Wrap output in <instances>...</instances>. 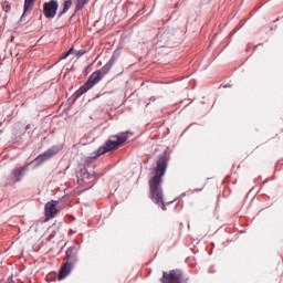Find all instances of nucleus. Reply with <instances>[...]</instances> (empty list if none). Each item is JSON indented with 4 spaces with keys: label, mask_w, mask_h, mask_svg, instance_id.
Returning <instances> with one entry per match:
<instances>
[{
    "label": "nucleus",
    "mask_w": 283,
    "mask_h": 283,
    "mask_svg": "<svg viewBox=\"0 0 283 283\" xmlns=\"http://www.w3.org/2000/svg\"><path fill=\"white\" fill-rule=\"evenodd\" d=\"M90 3V0H77L76 7H75V12H78L80 10H83L85 6Z\"/></svg>",
    "instance_id": "obj_13"
},
{
    "label": "nucleus",
    "mask_w": 283,
    "mask_h": 283,
    "mask_svg": "<svg viewBox=\"0 0 283 283\" xmlns=\"http://www.w3.org/2000/svg\"><path fill=\"white\" fill-rule=\"evenodd\" d=\"M150 101H153V102H154V101H156V98H150Z\"/></svg>",
    "instance_id": "obj_18"
},
{
    "label": "nucleus",
    "mask_w": 283,
    "mask_h": 283,
    "mask_svg": "<svg viewBox=\"0 0 283 283\" xmlns=\"http://www.w3.org/2000/svg\"><path fill=\"white\" fill-rule=\"evenodd\" d=\"M63 10L57 14V19H61L63 14H65L70 8H72V0H63Z\"/></svg>",
    "instance_id": "obj_11"
},
{
    "label": "nucleus",
    "mask_w": 283,
    "mask_h": 283,
    "mask_svg": "<svg viewBox=\"0 0 283 283\" xmlns=\"http://www.w3.org/2000/svg\"><path fill=\"white\" fill-rule=\"evenodd\" d=\"M78 178H81V180H88V178H90V170H87V167H82L80 169Z\"/></svg>",
    "instance_id": "obj_12"
},
{
    "label": "nucleus",
    "mask_w": 283,
    "mask_h": 283,
    "mask_svg": "<svg viewBox=\"0 0 283 283\" xmlns=\"http://www.w3.org/2000/svg\"><path fill=\"white\" fill-rule=\"evenodd\" d=\"M125 143H127V136L113 135L105 142L103 146L94 151L90 158L91 160H96V158H99V156H103L108 151H113V149L120 147V145H125Z\"/></svg>",
    "instance_id": "obj_3"
},
{
    "label": "nucleus",
    "mask_w": 283,
    "mask_h": 283,
    "mask_svg": "<svg viewBox=\"0 0 283 283\" xmlns=\"http://www.w3.org/2000/svg\"><path fill=\"white\" fill-rule=\"evenodd\" d=\"M169 160L167 156L161 155L157 160V165L154 168L155 176L149 180V189H150V200L155 202V205L161 206L163 211H167V207H165L164 193H163V176L167 174V165Z\"/></svg>",
    "instance_id": "obj_1"
},
{
    "label": "nucleus",
    "mask_w": 283,
    "mask_h": 283,
    "mask_svg": "<svg viewBox=\"0 0 283 283\" xmlns=\"http://www.w3.org/2000/svg\"><path fill=\"white\" fill-rule=\"evenodd\" d=\"M114 63H116V57L112 56L103 67L93 72L90 75L88 80L74 93V98H81L82 94L90 92V90H92L94 85H98V83L103 81V76H105V74H108L109 70L114 67Z\"/></svg>",
    "instance_id": "obj_2"
},
{
    "label": "nucleus",
    "mask_w": 283,
    "mask_h": 283,
    "mask_svg": "<svg viewBox=\"0 0 283 283\" xmlns=\"http://www.w3.org/2000/svg\"><path fill=\"white\" fill-rule=\"evenodd\" d=\"M212 271H211V268L209 269V273H211Z\"/></svg>",
    "instance_id": "obj_19"
},
{
    "label": "nucleus",
    "mask_w": 283,
    "mask_h": 283,
    "mask_svg": "<svg viewBox=\"0 0 283 283\" xmlns=\"http://www.w3.org/2000/svg\"><path fill=\"white\" fill-rule=\"evenodd\" d=\"M36 0H24L23 13L20 18V21H25V17H28V12L34 8V3Z\"/></svg>",
    "instance_id": "obj_10"
},
{
    "label": "nucleus",
    "mask_w": 283,
    "mask_h": 283,
    "mask_svg": "<svg viewBox=\"0 0 283 283\" xmlns=\"http://www.w3.org/2000/svg\"><path fill=\"white\" fill-rule=\"evenodd\" d=\"M161 282L163 283H182V271L171 270L169 273L164 272Z\"/></svg>",
    "instance_id": "obj_8"
},
{
    "label": "nucleus",
    "mask_w": 283,
    "mask_h": 283,
    "mask_svg": "<svg viewBox=\"0 0 283 283\" xmlns=\"http://www.w3.org/2000/svg\"><path fill=\"white\" fill-rule=\"evenodd\" d=\"M88 70H90V66L86 67V72H88Z\"/></svg>",
    "instance_id": "obj_17"
},
{
    "label": "nucleus",
    "mask_w": 283,
    "mask_h": 283,
    "mask_svg": "<svg viewBox=\"0 0 283 283\" xmlns=\"http://www.w3.org/2000/svg\"><path fill=\"white\" fill-rule=\"evenodd\" d=\"M25 129H27V130L30 129V124H28V125L25 126Z\"/></svg>",
    "instance_id": "obj_16"
},
{
    "label": "nucleus",
    "mask_w": 283,
    "mask_h": 283,
    "mask_svg": "<svg viewBox=\"0 0 283 283\" xmlns=\"http://www.w3.org/2000/svg\"><path fill=\"white\" fill-rule=\"evenodd\" d=\"M64 260L66 262L60 269L59 280H65V276L72 273L74 264L78 262V248L76 245L67 248Z\"/></svg>",
    "instance_id": "obj_4"
},
{
    "label": "nucleus",
    "mask_w": 283,
    "mask_h": 283,
    "mask_svg": "<svg viewBox=\"0 0 283 283\" xmlns=\"http://www.w3.org/2000/svg\"><path fill=\"white\" fill-rule=\"evenodd\" d=\"M73 52H74V48H71L66 53L62 54V56L60 57V61H65V59L72 55Z\"/></svg>",
    "instance_id": "obj_15"
},
{
    "label": "nucleus",
    "mask_w": 283,
    "mask_h": 283,
    "mask_svg": "<svg viewBox=\"0 0 283 283\" xmlns=\"http://www.w3.org/2000/svg\"><path fill=\"white\" fill-rule=\"evenodd\" d=\"M56 12H59V1L51 0L49 2H44L43 14L45 19H54L56 17Z\"/></svg>",
    "instance_id": "obj_7"
},
{
    "label": "nucleus",
    "mask_w": 283,
    "mask_h": 283,
    "mask_svg": "<svg viewBox=\"0 0 283 283\" xmlns=\"http://www.w3.org/2000/svg\"><path fill=\"white\" fill-rule=\"evenodd\" d=\"M56 205H59V201L51 200L45 203L44 211L46 218H54L59 213V209H56Z\"/></svg>",
    "instance_id": "obj_9"
},
{
    "label": "nucleus",
    "mask_w": 283,
    "mask_h": 283,
    "mask_svg": "<svg viewBox=\"0 0 283 283\" xmlns=\"http://www.w3.org/2000/svg\"><path fill=\"white\" fill-rule=\"evenodd\" d=\"M61 151V146L55 145L49 148L46 151L40 154L34 160L38 163V165H43L46 160H50V158H54L56 154Z\"/></svg>",
    "instance_id": "obj_6"
},
{
    "label": "nucleus",
    "mask_w": 283,
    "mask_h": 283,
    "mask_svg": "<svg viewBox=\"0 0 283 283\" xmlns=\"http://www.w3.org/2000/svg\"><path fill=\"white\" fill-rule=\"evenodd\" d=\"M87 52H88L87 50L77 51V50L73 49L72 54H75V56H77L78 59H81V56L87 54Z\"/></svg>",
    "instance_id": "obj_14"
},
{
    "label": "nucleus",
    "mask_w": 283,
    "mask_h": 283,
    "mask_svg": "<svg viewBox=\"0 0 283 283\" xmlns=\"http://www.w3.org/2000/svg\"><path fill=\"white\" fill-rule=\"evenodd\" d=\"M30 165L32 163H29L24 166H15L11 174L6 178V186L12 187V185H17V182H21L23 178H25V174H28V170L30 169Z\"/></svg>",
    "instance_id": "obj_5"
}]
</instances>
